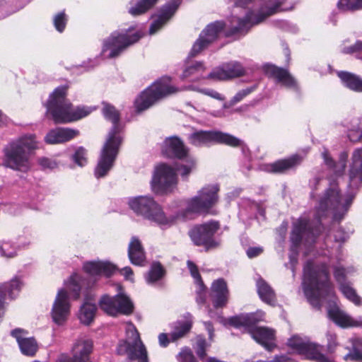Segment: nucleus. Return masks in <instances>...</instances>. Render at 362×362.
Masks as SVG:
<instances>
[{
	"label": "nucleus",
	"instance_id": "1",
	"mask_svg": "<svg viewBox=\"0 0 362 362\" xmlns=\"http://www.w3.org/2000/svg\"><path fill=\"white\" fill-rule=\"evenodd\" d=\"M102 112L105 118L112 123V128L107 134L95 168L94 173L97 178L106 176L111 170L122 142L121 136L122 128L119 122V112L107 103H103Z\"/></svg>",
	"mask_w": 362,
	"mask_h": 362
},
{
	"label": "nucleus",
	"instance_id": "2",
	"mask_svg": "<svg viewBox=\"0 0 362 362\" xmlns=\"http://www.w3.org/2000/svg\"><path fill=\"white\" fill-rule=\"evenodd\" d=\"M67 86L57 87L50 94L46 104L47 115L56 124H66L78 121L89 115L95 107L88 106L74 107L66 98Z\"/></svg>",
	"mask_w": 362,
	"mask_h": 362
},
{
	"label": "nucleus",
	"instance_id": "3",
	"mask_svg": "<svg viewBox=\"0 0 362 362\" xmlns=\"http://www.w3.org/2000/svg\"><path fill=\"white\" fill-rule=\"evenodd\" d=\"M38 148L35 134H25L10 142L4 151V164L13 170L28 172L31 168L32 151Z\"/></svg>",
	"mask_w": 362,
	"mask_h": 362
},
{
	"label": "nucleus",
	"instance_id": "4",
	"mask_svg": "<svg viewBox=\"0 0 362 362\" xmlns=\"http://www.w3.org/2000/svg\"><path fill=\"white\" fill-rule=\"evenodd\" d=\"M303 286L309 302L313 306L319 307L320 299L332 291L326 266H314L308 262L304 267Z\"/></svg>",
	"mask_w": 362,
	"mask_h": 362
},
{
	"label": "nucleus",
	"instance_id": "5",
	"mask_svg": "<svg viewBox=\"0 0 362 362\" xmlns=\"http://www.w3.org/2000/svg\"><path fill=\"white\" fill-rule=\"evenodd\" d=\"M129 208L137 215L162 228L172 226L177 216H167L163 207L151 196H138L127 199Z\"/></svg>",
	"mask_w": 362,
	"mask_h": 362
},
{
	"label": "nucleus",
	"instance_id": "6",
	"mask_svg": "<svg viewBox=\"0 0 362 362\" xmlns=\"http://www.w3.org/2000/svg\"><path fill=\"white\" fill-rule=\"evenodd\" d=\"M354 195H342L336 184H331L320 197L316 209L317 219L332 214L334 220L341 219L352 203Z\"/></svg>",
	"mask_w": 362,
	"mask_h": 362
},
{
	"label": "nucleus",
	"instance_id": "7",
	"mask_svg": "<svg viewBox=\"0 0 362 362\" xmlns=\"http://www.w3.org/2000/svg\"><path fill=\"white\" fill-rule=\"evenodd\" d=\"M264 313L257 311L232 317L230 323L235 327H244L257 343L271 351L275 346L274 330L264 327H254L256 323L264 320Z\"/></svg>",
	"mask_w": 362,
	"mask_h": 362
},
{
	"label": "nucleus",
	"instance_id": "8",
	"mask_svg": "<svg viewBox=\"0 0 362 362\" xmlns=\"http://www.w3.org/2000/svg\"><path fill=\"white\" fill-rule=\"evenodd\" d=\"M83 284L81 277L78 274H74L66 283V288H61L58 291L51 311L52 320L56 324L62 325L67 320L70 314L68 291L72 292L75 298H77Z\"/></svg>",
	"mask_w": 362,
	"mask_h": 362
},
{
	"label": "nucleus",
	"instance_id": "9",
	"mask_svg": "<svg viewBox=\"0 0 362 362\" xmlns=\"http://www.w3.org/2000/svg\"><path fill=\"white\" fill-rule=\"evenodd\" d=\"M169 78H163L144 90L135 100L134 105L138 112L149 108L157 100L183 90L199 91L193 86L179 89L168 84Z\"/></svg>",
	"mask_w": 362,
	"mask_h": 362
},
{
	"label": "nucleus",
	"instance_id": "10",
	"mask_svg": "<svg viewBox=\"0 0 362 362\" xmlns=\"http://www.w3.org/2000/svg\"><path fill=\"white\" fill-rule=\"evenodd\" d=\"M286 0H268L256 13H248L244 19L233 18L232 28L233 32L247 31L252 25L262 22L265 18L277 12L288 11L291 7L286 6L284 3Z\"/></svg>",
	"mask_w": 362,
	"mask_h": 362
},
{
	"label": "nucleus",
	"instance_id": "11",
	"mask_svg": "<svg viewBox=\"0 0 362 362\" xmlns=\"http://www.w3.org/2000/svg\"><path fill=\"white\" fill-rule=\"evenodd\" d=\"M142 35L141 31L135 30L133 27L122 32L115 31L104 40L102 53L107 58L116 57L139 41Z\"/></svg>",
	"mask_w": 362,
	"mask_h": 362
},
{
	"label": "nucleus",
	"instance_id": "12",
	"mask_svg": "<svg viewBox=\"0 0 362 362\" xmlns=\"http://www.w3.org/2000/svg\"><path fill=\"white\" fill-rule=\"evenodd\" d=\"M125 329L126 339L119 342L117 353L127 355L131 362H148L146 349L134 325L127 323Z\"/></svg>",
	"mask_w": 362,
	"mask_h": 362
},
{
	"label": "nucleus",
	"instance_id": "13",
	"mask_svg": "<svg viewBox=\"0 0 362 362\" xmlns=\"http://www.w3.org/2000/svg\"><path fill=\"white\" fill-rule=\"evenodd\" d=\"M177 185V177L173 168L166 164H160L156 168L151 182V190L155 194L170 193Z\"/></svg>",
	"mask_w": 362,
	"mask_h": 362
},
{
	"label": "nucleus",
	"instance_id": "14",
	"mask_svg": "<svg viewBox=\"0 0 362 362\" xmlns=\"http://www.w3.org/2000/svg\"><path fill=\"white\" fill-rule=\"evenodd\" d=\"M189 139L190 143L196 146H206L213 143L223 144L231 147H237L242 144V141L238 138L229 134L216 131L197 132L192 134Z\"/></svg>",
	"mask_w": 362,
	"mask_h": 362
},
{
	"label": "nucleus",
	"instance_id": "15",
	"mask_svg": "<svg viewBox=\"0 0 362 362\" xmlns=\"http://www.w3.org/2000/svg\"><path fill=\"white\" fill-rule=\"evenodd\" d=\"M218 191L216 185L203 187L195 197L187 201V210L193 213L208 212L218 201Z\"/></svg>",
	"mask_w": 362,
	"mask_h": 362
},
{
	"label": "nucleus",
	"instance_id": "16",
	"mask_svg": "<svg viewBox=\"0 0 362 362\" xmlns=\"http://www.w3.org/2000/svg\"><path fill=\"white\" fill-rule=\"evenodd\" d=\"M100 308L110 315H117L118 313L129 315L133 312L134 305L123 293H119L115 297L103 296L99 301Z\"/></svg>",
	"mask_w": 362,
	"mask_h": 362
},
{
	"label": "nucleus",
	"instance_id": "17",
	"mask_svg": "<svg viewBox=\"0 0 362 362\" xmlns=\"http://www.w3.org/2000/svg\"><path fill=\"white\" fill-rule=\"evenodd\" d=\"M218 228L219 224L217 221H210L194 227L189 231V236L195 245L210 248L217 245L212 237Z\"/></svg>",
	"mask_w": 362,
	"mask_h": 362
},
{
	"label": "nucleus",
	"instance_id": "18",
	"mask_svg": "<svg viewBox=\"0 0 362 362\" xmlns=\"http://www.w3.org/2000/svg\"><path fill=\"white\" fill-rule=\"evenodd\" d=\"M288 346L294 352L305 356V358L315 360L317 362H327V358L321 354L318 346L310 343L308 339L298 336H293L288 341Z\"/></svg>",
	"mask_w": 362,
	"mask_h": 362
},
{
	"label": "nucleus",
	"instance_id": "19",
	"mask_svg": "<svg viewBox=\"0 0 362 362\" xmlns=\"http://www.w3.org/2000/svg\"><path fill=\"white\" fill-rule=\"evenodd\" d=\"M223 23L222 22H215L209 24L200 34L199 39L194 44L191 54L196 55L203 49L206 47L210 43L214 42L218 37V33L223 30Z\"/></svg>",
	"mask_w": 362,
	"mask_h": 362
},
{
	"label": "nucleus",
	"instance_id": "20",
	"mask_svg": "<svg viewBox=\"0 0 362 362\" xmlns=\"http://www.w3.org/2000/svg\"><path fill=\"white\" fill-rule=\"evenodd\" d=\"M245 70L242 64L238 62H230L223 64L211 71L209 78L224 81L243 76Z\"/></svg>",
	"mask_w": 362,
	"mask_h": 362
},
{
	"label": "nucleus",
	"instance_id": "21",
	"mask_svg": "<svg viewBox=\"0 0 362 362\" xmlns=\"http://www.w3.org/2000/svg\"><path fill=\"white\" fill-rule=\"evenodd\" d=\"M93 344L91 339L81 337L75 340L71 349V353L72 358H71L66 354L70 362H88L89 356L93 351Z\"/></svg>",
	"mask_w": 362,
	"mask_h": 362
},
{
	"label": "nucleus",
	"instance_id": "22",
	"mask_svg": "<svg viewBox=\"0 0 362 362\" xmlns=\"http://www.w3.org/2000/svg\"><path fill=\"white\" fill-rule=\"evenodd\" d=\"M11 335L16 338L21 351L28 356H33L37 349V343L33 337H28V332L22 329H15L11 331Z\"/></svg>",
	"mask_w": 362,
	"mask_h": 362
},
{
	"label": "nucleus",
	"instance_id": "23",
	"mask_svg": "<svg viewBox=\"0 0 362 362\" xmlns=\"http://www.w3.org/2000/svg\"><path fill=\"white\" fill-rule=\"evenodd\" d=\"M83 269L90 276L102 274L110 276L117 270V267L108 261H91L83 264Z\"/></svg>",
	"mask_w": 362,
	"mask_h": 362
},
{
	"label": "nucleus",
	"instance_id": "24",
	"mask_svg": "<svg viewBox=\"0 0 362 362\" xmlns=\"http://www.w3.org/2000/svg\"><path fill=\"white\" fill-rule=\"evenodd\" d=\"M162 151L168 157L183 158L187 156V150L182 141L177 136L165 139L162 145Z\"/></svg>",
	"mask_w": 362,
	"mask_h": 362
},
{
	"label": "nucleus",
	"instance_id": "25",
	"mask_svg": "<svg viewBox=\"0 0 362 362\" xmlns=\"http://www.w3.org/2000/svg\"><path fill=\"white\" fill-rule=\"evenodd\" d=\"M349 179V187L352 189L358 188L362 183V148L356 149L353 153Z\"/></svg>",
	"mask_w": 362,
	"mask_h": 362
},
{
	"label": "nucleus",
	"instance_id": "26",
	"mask_svg": "<svg viewBox=\"0 0 362 362\" xmlns=\"http://www.w3.org/2000/svg\"><path fill=\"white\" fill-rule=\"evenodd\" d=\"M79 134V131L71 128H56L50 130L45 137V141L49 144H56L66 142Z\"/></svg>",
	"mask_w": 362,
	"mask_h": 362
},
{
	"label": "nucleus",
	"instance_id": "27",
	"mask_svg": "<svg viewBox=\"0 0 362 362\" xmlns=\"http://www.w3.org/2000/svg\"><path fill=\"white\" fill-rule=\"evenodd\" d=\"M328 316L338 326L343 328L351 327H362L361 320L354 319L351 315L340 310L337 307H334L329 309Z\"/></svg>",
	"mask_w": 362,
	"mask_h": 362
},
{
	"label": "nucleus",
	"instance_id": "28",
	"mask_svg": "<svg viewBox=\"0 0 362 362\" xmlns=\"http://www.w3.org/2000/svg\"><path fill=\"white\" fill-rule=\"evenodd\" d=\"M211 297L216 308L223 307L228 298V290L223 279H218L212 284Z\"/></svg>",
	"mask_w": 362,
	"mask_h": 362
},
{
	"label": "nucleus",
	"instance_id": "29",
	"mask_svg": "<svg viewBox=\"0 0 362 362\" xmlns=\"http://www.w3.org/2000/svg\"><path fill=\"white\" fill-rule=\"evenodd\" d=\"M23 284L21 280L15 277L10 282L0 286V319L4 314V300L7 293L10 298H13L16 293L19 292Z\"/></svg>",
	"mask_w": 362,
	"mask_h": 362
},
{
	"label": "nucleus",
	"instance_id": "30",
	"mask_svg": "<svg viewBox=\"0 0 362 362\" xmlns=\"http://www.w3.org/2000/svg\"><path fill=\"white\" fill-rule=\"evenodd\" d=\"M264 71L267 75L274 77L279 82L288 88L296 86L295 79L285 69H280L274 65H267L264 67Z\"/></svg>",
	"mask_w": 362,
	"mask_h": 362
},
{
	"label": "nucleus",
	"instance_id": "31",
	"mask_svg": "<svg viewBox=\"0 0 362 362\" xmlns=\"http://www.w3.org/2000/svg\"><path fill=\"white\" fill-rule=\"evenodd\" d=\"M128 257L132 264L142 266L146 257L141 241L136 237H132L129 244Z\"/></svg>",
	"mask_w": 362,
	"mask_h": 362
},
{
	"label": "nucleus",
	"instance_id": "32",
	"mask_svg": "<svg viewBox=\"0 0 362 362\" xmlns=\"http://www.w3.org/2000/svg\"><path fill=\"white\" fill-rule=\"evenodd\" d=\"M97 307L90 298H87L81 306L78 317L81 323L89 325L94 320Z\"/></svg>",
	"mask_w": 362,
	"mask_h": 362
},
{
	"label": "nucleus",
	"instance_id": "33",
	"mask_svg": "<svg viewBox=\"0 0 362 362\" xmlns=\"http://www.w3.org/2000/svg\"><path fill=\"white\" fill-rule=\"evenodd\" d=\"M301 160L302 158L299 156L294 155L288 158L279 160L268 165L265 170L272 173H284L300 163Z\"/></svg>",
	"mask_w": 362,
	"mask_h": 362
},
{
	"label": "nucleus",
	"instance_id": "34",
	"mask_svg": "<svg viewBox=\"0 0 362 362\" xmlns=\"http://www.w3.org/2000/svg\"><path fill=\"white\" fill-rule=\"evenodd\" d=\"M175 11V8L168 6L161 10L158 16H154V20L149 29L150 34L153 35L161 28L162 26L173 16Z\"/></svg>",
	"mask_w": 362,
	"mask_h": 362
},
{
	"label": "nucleus",
	"instance_id": "35",
	"mask_svg": "<svg viewBox=\"0 0 362 362\" xmlns=\"http://www.w3.org/2000/svg\"><path fill=\"white\" fill-rule=\"evenodd\" d=\"M257 288L259 298L266 303L273 305L276 300L274 291L262 278L257 281Z\"/></svg>",
	"mask_w": 362,
	"mask_h": 362
},
{
	"label": "nucleus",
	"instance_id": "36",
	"mask_svg": "<svg viewBox=\"0 0 362 362\" xmlns=\"http://www.w3.org/2000/svg\"><path fill=\"white\" fill-rule=\"evenodd\" d=\"M338 76L344 85L349 89L356 92H362V78L359 76L345 71L339 72Z\"/></svg>",
	"mask_w": 362,
	"mask_h": 362
},
{
	"label": "nucleus",
	"instance_id": "37",
	"mask_svg": "<svg viewBox=\"0 0 362 362\" xmlns=\"http://www.w3.org/2000/svg\"><path fill=\"white\" fill-rule=\"evenodd\" d=\"M192 325V319L191 315H188L184 320L177 321L174 327L173 331L170 334L171 340L176 341L177 339L183 337L187 332H189Z\"/></svg>",
	"mask_w": 362,
	"mask_h": 362
},
{
	"label": "nucleus",
	"instance_id": "38",
	"mask_svg": "<svg viewBox=\"0 0 362 362\" xmlns=\"http://www.w3.org/2000/svg\"><path fill=\"white\" fill-rule=\"evenodd\" d=\"M315 233L314 230L310 228L308 221L300 219L294 226L291 239L293 241L298 243L304 235H305L306 233H312L314 235Z\"/></svg>",
	"mask_w": 362,
	"mask_h": 362
},
{
	"label": "nucleus",
	"instance_id": "39",
	"mask_svg": "<svg viewBox=\"0 0 362 362\" xmlns=\"http://www.w3.org/2000/svg\"><path fill=\"white\" fill-rule=\"evenodd\" d=\"M205 71V67L201 62H195L187 66L181 76L182 79L193 77L199 78Z\"/></svg>",
	"mask_w": 362,
	"mask_h": 362
},
{
	"label": "nucleus",
	"instance_id": "40",
	"mask_svg": "<svg viewBox=\"0 0 362 362\" xmlns=\"http://www.w3.org/2000/svg\"><path fill=\"white\" fill-rule=\"evenodd\" d=\"M322 156L326 165L330 167H334V171L336 174L341 175V173H344L346 168V160L347 158V155H341L340 160L335 165H334L333 160L332 158L329 156V153L327 150H325L322 153Z\"/></svg>",
	"mask_w": 362,
	"mask_h": 362
},
{
	"label": "nucleus",
	"instance_id": "41",
	"mask_svg": "<svg viewBox=\"0 0 362 362\" xmlns=\"http://www.w3.org/2000/svg\"><path fill=\"white\" fill-rule=\"evenodd\" d=\"M165 272L159 263H153L149 272L146 274L145 279L148 284H153L163 278Z\"/></svg>",
	"mask_w": 362,
	"mask_h": 362
},
{
	"label": "nucleus",
	"instance_id": "42",
	"mask_svg": "<svg viewBox=\"0 0 362 362\" xmlns=\"http://www.w3.org/2000/svg\"><path fill=\"white\" fill-rule=\"evenodd\" d=\"M187 267H188L189 270L190 271L192 276L196 281V283L199 288L198 293H199V296L197 298V302L198 303H204L205 300H204V298L203 296H202L201 293L204 291L205 287H204V284L201 279V276L199 274L197 267L193 262H192L190 261L187 262Z\"/></svg>",
	"mask_w": 362,
	"mask_h": 362
},
{
	"label": "nucleus",
	"instance_id": "43",
	"mask_svg": "<svg viewBox=\"0 0 362 362\" xmlns=\"http://www.w3.org/2000/svg\"><path fill=\"white\" fill-rule=\"evenodd\" d=\"M348 136L353 142L358 141L362 138V118L352 120Z\"/></svg>",
	"mask_w": 362,
	"mask_h": 362
},
{
	"label": "nucleus",
	"instance_id": "44",
	"mask_svg": "<svg viewBox=\"0 0 362 362\" xmlns=\"http://www.w3.org/2000/svg\"><path fill=\"white\" fill-rule=\"evenodd\" d=\"M157 1L158 0H141L135 6L131 7L129 12L134 16L141 15L153 6Z\"/></svg>",
	"mask_w": 362,
	"mask_h": 362
},
{
	"label": "nucleus",
	"instance_id": "45",
	"mask_svg": "<svg viewBox=\"0 0 362 362\" xmlns=\"http://www.w3.org/2000/svg\"><path fill=\"white\" fill-rule=\"evenodd\" d=\"M340 290L344 296L356 305L361 304V298L356 294V291L349 286V284H341Z\"/></svg>",
	"mask_w": 362,
	"mask_h": 362
},
{
	"label": "nucleus",
	"instance_id": "46",
	"mask_svg": "<svg viewBox=\"0 0 362 362\" xmlns=\"http://www.w3.org/2000/svg\"><path fill=\"white\" fill-rule=\"evenodd\" d=\"M337 7L343 11L362 9V0H339Z\"/></svg>",
	"mask_w": 362,
	"mask_h": 362
},
{
	"label": "nucleus",
	"instance_id": "47",
	"mask_svg": "<svg viewBox=\"0 0 362 362\" xmlns=\"http://www.w3.org/2000/svg\"><path fill=\"white\" fill-rule=\"evenodd\" d=\"M0 254L4 258H13L17 255V249L10 241H3L0 244Z\"/></svg>",
	"mask_w": 362,
	"mask_h": 362
},
{
	"label": "nucleus",
	"instance_id": "48",
	"mask_svg": "<svg viewBox=\"0 0 362 362\" xmlns=\"http://www.w3.org/2000/svg\"><path fill=\"white\" fill-rule=\"evenodd\" d=\"M195 168V161L193 158H187L186 163L182 164L177 168V170L180 173L183 178H187L190 173Z\"/></svg>",
	"mask_w": 362,
	"mask_h": 362
},
{
	"label": "nucleus",
	"instance_id": "49",
	"mask_svg": "<svg viewBox=\"0 0 362 362\" xmlns=\"http://www.w3.org/2000/svg\"><path fill=\"white\" fill-rule=\"evenodd\" d=\"M73 160L81 167L86 165L88 162L86 150L83 147L78 148L73 156Z\"/></svg>",
	"mask_w": 362,
	"mask_h": 362
},
{
	"label": "nucleus",
	"instance_id": "50",
	"mask_svg": "<svg viewBox=\"0 0 362 362\" xmlns=\"http://www.w3.org/2000/svg\"><path fill=\"white\" fill-rule=\"evenodd\" d=\"M179 362H197L190 349L183 348L177 356Z\"/></svg>",
	"mask_w": 362,
	"mask_h": 362
},
{
	"label": "nucleus",
	"instance_id": "51",
	"mask_svg": "<svg viewBox=\"0 0 362 362\" xmlns=\"http://www.w3.org/2000/svg\"><path fill=\"white\" fill-rule=\"evenodd\" d=\"M66 23V18L64 12L59 13L55 16L54 18V25L55 28L59 32H62L64 30Z\"/></svg>",
	"mask_w": 362,
	"mask_h": 362
},
{
	"label": "nucleus",
	"instance_id": "52",
	"mask_svg": "<svg viewBox=\"0 0 362 362\" xmlns=\"http://www.w3.org/2000/svg\"><path fill=\"white\" fill-rule=\"evenodd\" d=\"M254 88H247L238 92L230 100V105H234L241 101L245 96L252 93Z\"/></svg>",
	"mask_w": 362,
	"mask_h": 362
},
{
	"label": "nucleus",
	"instance_id": "53",
	"mask_svg": "<svg viewBox=\"0 0 362 362\" xmlns=\"http://www.w3.org/2000/svg\"><path fill=\"white\" fill-rule=\"evenodd\" d=\"M38 164L44 170H52L57 167V163L55 160L42 157L38 159Z\"/></svg>",
	"mask_w": 362,
	"mask_h": 362
},
{
	"label": "nucleus",
	"instance_id": "54",
	"mask_svg": "<svg viewBox=\"0 0 362 362\" xmlns=\"http://www.w3.org/2000/svg\"><path fill=\"white\" fill-rule=\"evenodd\" d=\"M344 359L360 361L362 360V349H354L351 352L345 356Z\"/></svg>",
	"mask_w": 362,
	"mask_h": 362
},
{
	"label": "nucleus",
	"instance_id": "55",
	"mask_svg": "<svg viewBox=\"0 0 362 362\" xmlns=\"http://www.w3.org/2000/svg\"><path fill=\"white\" fill-rule=\"evenodd\" d=\"M346 271L342 267H337L334 271V276L336 280L340 284H345L344 277H345Z\"/></svg>",
	"mask_w": 362,
	"mask_h": 362
},
{
	"label": "nucleus",
	"instance_id": "56",
	"mask_svg": "<svg viewBox=\"0 0 362 362\" xmlns=\"http://www.w3.org/2000/svg\"><path fill=\"white\" fill-rule=\"evenodd\" d=\"M119 273L124 276L125 279L134 281V273L132 269L129 267H126L119 271Z\"/></svg>",
	"mask_w": 362,
	"mask_h": 362
},
{
	"label": "nucleus",
	"instance_id": "57",
	"mask_svg": "<svg viewBox=\"0 0 362 362\" xmlns=\"http://www.w3.org/2000/svg\"><path fill=\"white\" fill-rule=\"evenodd\" d=\"M263 250L260 247H250L247 250V255L250 258L257 257L262 252Z\"/></svg>",
	"mask_w": 362,
	"mask_h": 362
},
{
	"label": "nucleus",
	"instance_id": "58",
	"mask_svg": "<svg viewBox=\"0 0 362 362\" xmlns=\"http://www.w3.org/2000/svg\"><path fill=\"white\" fill-rule=\"evenodd\" d=\"M200 92L213 98L223 100L221 95L218 92L213 90H201Z\"/></svg>",
	"mask_w": 362,
	"mask_h": 362
},
{
	"label": "nucleus",
	"instance_id": "59",
	"mask_svg": "<svg viewBox=\"0 0 362 362\" xmlns=\"http://www.w3.org/2000/svg\"><path fill=\"white\" fill-rule=\"evenodd\" d=\"M158 341L159 344L165 347L169 344V339L166 334L161 333L158 336Z\"/></svg>",
	"mask_w": 362,
	"mask_h": 362
},
{
	"label": "nucleus",
	"instance_id": "60",
	"mask_svg": "<svg viewBox=\"0 0 362 362\" xmlns=\"http://www.w3.org/2000/svg\"><path fill=\"white\" fill-rule=\"evenodd\" d=\"M361 49H362V42H356V44L354 46L348 48V49L346 50L345 52L347 53H352V52L359 51Z\"/></svg>",
	"mask_w": 362,
	"mask_h": 362
},
{
	"label": "nucleus",
	"instance_id": "61",
	"mask_svg": "<svg viewBox=\"0 0 362 362\" xmlns=\"http://www.w3.org/2000/svg\"><path fill=\"white\" fill-rule=\"evenodd\" d=\"M204 325H205L206 329L209 332L210 339L212 340V338L214 336V329H213L211 324L210 322H204Z\"/></svg>",
	"mask_w": 362,
	"mask_h": 362
},
{
	"label": "nucleus",
	"instance_id": "62",
	"mask_svg": "<svg viewBox=\"0 0 362 362\" xmlns=\"http://www.w3.org/2000/svg\"><path fill=\"white\" fill-rule=\"evenodd\" d=\"M55 362H70L68 356L65 354H60Z\"/></svg>",
	"mask_w": 362,
	"mask_h": 362
},
{
	"label": "nucleus",
	"instance_id": "63",
	"mask_svg": "<svg viewBox=\"0 0 362 362\" xmlns=\"http://www.w3.org/2000/svg\"><path fill=\"white\" fill-rule=\"evenodd\" d=\"M334 236L337 241L343 242L346 239V237L344 235L343 237H338V235L336 234Z\"/></svg>",
	"mask_w": 362,
	"mask_h": 362
},
{
	"label": "nucleus",
	"instance_id": "64",
	"mask_svg": "<svg viewBox=\"0 0 362 362\" xmlns=\"http://www.w3.org/2000/svg\"><path fill=\"white\" fill-rule=\"evenodd\" d=\"M209 316H210L211 317H213V316H212V313H211V311H209Z\"/></svg>",
	"mask_w": 362,
	"mask_h": 362
}]
</instances>
